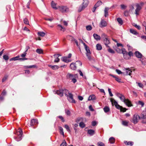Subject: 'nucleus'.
Segmentation results:
<instances>
[{
	"label": "nucleus",
	"mask_w": 146,
	"mask_h": 146,
	"mask_svg": "<svg viewBox=\"0 0 146 146\" xmlns=\"http://www.w3.org/2000/svg\"><path fill=\"white\" fill-rule=\"evenodd\" d=\"M59 129L60 130V134L62 135L63 136H64V133L63 132V129L61 127H59Z\"/></svg>",
	"instance_id": "2f4dec72"
},
{
	"label": "nucleus",
	"mask_w": 146,
	"mask_h": 146,
	"mask_svg": "<svg viewBox=\"0 0 146 146\" xmlns=\"http://www.w3.org/2000/svg\"><path fill=\"white\" fill-rule=\"evenodd\" d=\"M115 80L117 81L118 82L120 83L121 82V79L120 78H119L118 77L117 78H116Z\"/></svg>",
	"instance_id": "680f3d73"
},
{
	"label": "nucleus",
	"mask_w": 146,
	"mask_h": 146,
	"mask_svg": "<svg viewBox=\"0 0 146 146\" xmlns=\"http://www.w3.org/2000/svg\"><path fill=\"white\" fill-rule=\"evenodd\" d=\"M64 127L66 129L67 131L69 133H70L71 131L69 127L67 125H65Z\"/></svg>",
	"instance_id": "4c0bfd02"
},
{
	"label": "nucleus",
	"mask_w": 146,
	"mask_h": 146,
	"mask_svg": "<svg viewBox=\"0 0 146 146\" xmlns=\"http://www.w3.org/2000/svg\"><path fill=\"white\" fill-rule=\"evenodd\" d=\"M134 26L135 28H137V29L139 30L141 29V27L139 25H137V24H135Z\"/></svg>",
	"instance_id": "774afa93"
},
{
	"label": "nucleus",
	"mask_w": 146,
	"mask_h": 146,
	"mask_svg": "<svg viewBox=\"0 0 146 146\" xmlns=\"http://www.w3.org/2000/svg\"><path fill=\"white\" fill-rule=\"evenodd\" d=\"M116 51L118 53H121V50L119 48H117L116 50Z\"/></svg>",
	"instance_id": "0e129e2a"
},
{
	"label": "nucleus",
	"mask_w": 146,
	"mask_h": 146,
	"mask_svg": "<svg viewBox=\"0 0 146 146\" xmlns=\"http://www.w3.org/2000/svg\"><path fill=\"white\" fill-rule=\"evenodd\" d=\"M128 54L129 55V57L130 58H131V56L133 55V53L131 51H129L128 53Z\"/></svg>",
	"instance_id": "5fc2aeb1"
},
{
	"label": "nucleus",
	"mask_w": 146,
	"mask_h": 146,
	"mask_svg": "<svg viewBox=\"0 0 146 146\" xmlns=\"http://www.w3.org/2000/svg\"><path fill=\"white\" fill-rule=\"evenodd\" d=\"M60 55L59 54H55L54 55V56L55 59L54 60V62H58L59 61L60 59L58 58V57Z\"/></svg>",
	"instance_id": "2eb2a0df"
},
{
	"label": "nucleus",
	"mask_w": 146,
	"mask_h": 146,
	"mask_svg": "<svg viewBox=\"0 0 146 146\" xmlns=\"http://www.w3.org/2000/svg\"><path fill=\"white\" fill-rule=\"evenodd\" d=\"M125 69L126 70V75L131 76V72H132L131 70L129 68H125Z\"/></svg>",
	"instance_id": "f3484780"
},
{
	"label": "nucleus",
	"mask_w": 146,
	"mask_h": 146,
	"mask_svg": "<svg viewBox=\"0 0 146 146\" xmlns=\"http://www.w3.org/2000/svg\"><path fill=\"white\" fill-rule=\"evenodd\" d=\"M108 48V50L109 52L112 54H114L115 53L114 51L113 50L110 48V47Z\"/></svg>",
	"instance_id": "c03bdc74"
},
{
	"label": "nucleus",
	"mask_w": 146,
	"mask_h": 146,
	"mask_svg": "<svg viewBox=\"0 0 146 146\" xmlns=\"http://www.w3.org/2000/svg\"><path fill=\"white\" fill-rule=\"evenodd\" d=\"M116 95L119 98L122 102H123L128 106L130 107L131 106L130 101L128 99H126L123 95L119 93H116Z\"/></svg>",
	"instance_id": "f257e3e1"
},
{
	"label": "nucleus",
	"mask_w": 146,
	"mask_h": 146,
	"mask_svg": "<svg viewBox=\"0 0 146 146\" xmlns=\"http://www.w3.org/2000/svg\"><path fill=\"white\" fill-rule=\"evenodd\" d=\"M136 8L135 10V14L137 15H139V11L141 9L142 7L140 5L137 4L136 5Z\"/></svg>",
	"instance_id": "f8f14e48"
},
{
	"label": "nucleus",
	"mask_w": 146,
	"mask_h": 146,
	"mask_svg": "<svg viewBox=\"0 0 146 146\" xmlns=\"http://www.w3.org/2000/svg\"><path fill=\"white\" fill-rule=\"evenodd\" d=\"M128 122L126 121H122V124L125 126H127Z\"/></svg>",
	"instance_id": "a18cd8bd"
},
{
	"label": "nucleus",
	"mask_w": 146,
	"mask_h": 146,
	"mask_svg": "<svg viewBox=\"0 0 146 146\" xmlns=\"http://www.w3.org/2000/svg\"><path fill=\"white\" fill-rule=\"evenodd\" d=\"M62 91H63V94H64L67 96L68 95V93H69L68 92V90L65 89L62 90Z\"/></svg>",
	"instance_id": "c9c22d12"
},
{
	"label": "nucleus",
	"mask_w": 146,
	"mask_h": 146,
	"mask_svg": "<svg viewBox=\"0 0 146 146\" xmlns=\"http://www.w3.org/2000/svg\"><path fill=\"white\" fill-rule=\"evenodd\" d=\"M48 66L51 67L53 70H56L59 68L58 66L57 65L52 66L51 65H48Z\"/></svg>",
	"instance_id": "b1692460"
},
{
	"label": "nucleus",
	"mask_w": 146,
	"mask_h": 146,
	"mask_svg": "<svg viewBox=\"0 0 146 146\" xmlns=\"http://www.w3.org/2000/svg\"><path fill=\"white\" fill-rule=\"evenodd\" d=\"M70 67L73 70H75L76 68V66L75 64L74 63L71 64L70 65Z\"/></svg>",
	"instance_id": "4be33fe9"
},
{
	"label": "nucleus",
	"mask_w": 146,
	"mask_h": 146,
	"mask_svg": "<svg viewBox=\"0 0 146 146\" xmlns=\"http://www.w3.org/2000/svg\"><path fill=\"white\" fill-rule=\"evenodd\" d=\"M130 32L131 33L136 35L138 34L136 31L133 29H130Z\"/></svg>",
	"instance_id": "7c9ffc66"
},
{
	"label": "nucleus",
	"mask_w": 146,
	"mask_h": 146,
	"mask_svg": "<svg viewBox=\"0 0 146 146\" xmlns=\"http://www.w3.org/2000/svg\"><path fill=\"white\" fill-rule=\"evenodd\" d=\"M58 29L61 31H64L65 30V29L60 25H58Z\"/></svg>",
	"instance_id": "473e14b6"
},
{
	"label": "nucleus",
	"mask_w": 146,
	"mask_h": 146,
	"mask_svg": "<svg viewBox=\"0 0 146 146\" xmlns=\"http://www.w3.org/2000/svg\"><path fill=\"white\" fill-rule=\"evenodd\" d=\"M108 91L109 93V94H110V96H113V95L112 94V93H111V89H110V88H108Z\"/></svg>",
	"instance_id": "052dcab7"
},
{
	"label": "nucleus",
	"mask_w": 146,
	"mask_h": 146,
	"mask_svg": "<svg viewBox=\"0 0 146 146\" xmlns=\"http://www.w3.org/2000/svg\"><path fill=\"white\" fill-rule=\"evenodd\" d=\"M121 53H122L123 56L124 55L126 54L127 53H128L126 51L125 49L124 48H122L121 49Z\"/></svg>",
	"instance_id": "58836bf2"
},
{
	"label": "nucleus",
	"mask_w": 146,
	"mask_h": 146,
	"mask_svg": "<svg viewBox=\"0 0 146 146\" xmlns=\"http://www.w3.org/2000/svg\"><path fill=\"white\" fill-rule=\"evenodd\" d=\"M51 5V6L53 8L55 9H58V7H56V4L53 1H52Z\"/></svg>",
	"instance_id": "412c9836"
},
{
	"label": "nucleus",
	"mask_w": 146,
	"mask_h": 146,
	"mask_svg": "<svg viewBox=\"0 0 146 146\" xmlns=\"http://www.w3.org/2000/svg\"><path fill=\"white\" fill-rule=\"evenodd\" d=\"M89 3V1L88 0H83L82 5H80L78 8V11L80 12L84 10L88 6Z\"/></svg>",
	"instance_id": "7ed1b4c3"
},
{
	"label": "nucleus",
	"mask_w": 146,
	"mask_h": 146,
	"mask_svg": "<svg viewBox=\"0 0 146 146\" xmlns=\"http://www.w3.org/2000/svg\"><path fill=\"white\" fill-rule=\"evenodd\" d=\"M140 119L139 115L137 114H135L133 116V121L134 123H137Z\"/></svg>",
	"instance_id": "1a4fd4ad"
},
{
	"label": "nucleus",
	"mask_w": 146,
	"mask_h": 146,
	"mask_svg": "<svg viewBox=\"0 0 146 146\" xmlns=\"http://www.w3.org/2000/svg\"><path fill=\"white\" fill-rule=\"evenodd\" d=\"M36 52L38 53L41 54L43 53V50L42 49H37L36 50Z\"/></svg>",
	"instance_id": "a19ab883"
},
{
	"label": "nucleus",
	"mask_w": 146,
	"mask_h": 146,
	"mask_svg": "<svg viewBox=\"0 0 146 146\" xmlns=\"http://www.w3.org/2000/svg\"><path fill=\"white\" fill-rule=\"evenodd\" d=\"M125 55H124L123 56V57L125 59H128L130 58L129 57V55L128 54V53Z\"/></svg>",
	"instance_id": "3c124183"
},
{
	"label": "nucleus",
	"mask_w": 146,
	"mask_h": 146,
	"mask_svg": "<svg viewBox=\"0 0 146 146\" xmlns=\"http://www.w3.org/2000/svg\"><path fill=\"white\" fill-rule=\"evenodd\" d=\"M58 117L61 119L62 122H64L65 121L64 119L62 116H58Z\"/></svg>",
	"instance_id": "bf43d9fd"
},
{
	"label": "nucleus",
	"mask_w": 146,
	"mask_h": 146,
	"mask_svg": "<svg viewBox=\"0 0 146 146\" xmlns=\"http://www.w3.org/2000/svg\"><path fill=\"white\" fill-rule=\"evenodd\" d=\"M96 99V96L94 94L90 95L88 98V100L90 101L91 100H94Z\"/></svg>",
	"instance_id": "a211bd4d"
},
{
	"label": "nucleus",
	"mask_w": 146,
	"mask_h": 146,
	"mask_svg": "<svg viewBox=\"0 0 146 146\" xmlns=\"http://www.w3.org/2000/svg\"><path fill=\"white\" fill-rule=\"evenodd\" d=\"M65 113L66 114L68 115H70V112L69 110H65Z\"/></svg>",
	"instance_id": "6e6d98bb"
},
{
	"label": "nucleus",
	"mask_w": 146,
	"mask_h": 146,
	"mask_svg": "<svg viewBox=\"0 0 146 146\" xmlns=\"http://www.w3.org/2000/svg\"><path fill=\"white\" fill-rule=\"evenodd\" d=\"M38 123V120L36 119H32L31 121L30 125L31 126H33L34 125H36Z\"/></svg>",
	"instance_id": "4468645a"
},
{
	"label": "nucleus",
	"mask_w": 146,
	"mask_h": 146,
	"mask_svg": "<svg viewBox=\"0 0 146 146\" xmlns=\"http://www.w3.org/2000/svg\"><path fill=\"white\" fill-rule=\"evenodd\" d=\"M98 146H105L104 144L102 142H99L98 143Z\"/></svg>",
	"instance_id": "603ef678"
},
{
	"label": "nucleus",
	"mask_w": 146,
	"mask_h": 146,
	"mask_svg": "<svg viewBox=\"0 0 146 146\" xmlns=\"http://www.w3.org/2000/svg\"><path fill=\"white\" fill-rule=\"evenodd\" d=\"M45 20L50 21H52L53 20V18H45Z\"/></svg>",
	"instance_id": "4d7b16f0"
},
{
	"label": "nucleus",
	"mask_w": 146,
	"mask_h": 146,
	"mask_svg": "<svg viewBox=\"0 0 146 146\" xmlns=\"http://www.w3.org/2000/svg\"><path fill=\"white\" fill-rule=\"evenodd\" d=\"M3 57V59L6 60H8L9 58L8 56L6 55H4Z\"/></svg>",
	"instance_id": "8fccbe9b"
},
{
	"label": "nucleus",
	"mask_w": 146,
	"mask_h": 146,
	"mask_svg": "<svg viewBox=\"0 0 146 146\" xmlns=\"http://www.w3.org/2000/svg\"><path fill=\"white\" fill-rule=\"evenodd\" d=\"M117 21L119 23V24L120 25H122L123 24V21L122 19L120 18H118L117 19Z\"/></svg>",
	"instance_id": "e433bc0d"
},
{
	"label": "nucleus",
	"mask_w": 146,
	"mask_h": 146,
	"mask_svg": "<svg viewBox=\"0 0 146 146\" xmlns=\"http://www.w3.org/2000/svg\"><path fill=\"white\" fill-rule=\"evenodd\" d=\"M79 126L82 128H83L85 127V125L82 122H80L79 123Z\"/></svg>",
	"instance_id": "ea45409f"
},
{
	"label": "nucleus",
	"mask_w": 146,
	"mask_h": 146,
	"mask_svg": "<svg viewBox=\"0 0 146 146\" xmlns=\"http://www.w3.org/2000/svg\"><path fill=\"white\" fill-rule=\"evenodd\" d=\"M107 23L104 19H102L99 23V26L101 28H103L107 26Z\"/></svg>",
	"instance_id": "9d476101"
},
{
	"label": "nucleus",
	"mask_w": 146,
	"mask_h": 146,
	"mask_svg": "<svg viewBox=\"0 0 146 146\" xmlns=\"http://www.w3.org/2000/svg\"><path fill=\"white\" fill-rule=\"evenodd\" d=\"M109 141L110 143L113 144L115 142V139L114 137H111L110 138Z\"/></svg>",
	"instance_id": "bb28decb"
},
{
	"label": "nucleus",
	"mask_w": 146,
	"mask_h": 146,
	"mask_svg": "<svg viewBox=\"0 0 146 146\" xmlns=\"http://www.w3.org/2000/svg\"><path fill=\"white\" fill-rule=\"evenodd\" d=\"M88 134L91 135H92L94 134L95 131L92 129H89L88 131Z\"/></svg>",
	"instance_id": "5701e85b"
},
{
	"label": "nucleus",
	"mask_w": 146,
	"mask_h": 146,
	"mask_svg": "<svg viewBox=\"0 0 146 146\" xmlns=\"http://www.w3.org/2000/svg\"><path fill=\"white\" fill-rule=\"evenodd\" d=\"M7 76H4L2 80V82H5L7 79Z\"/></svg>",
	"instance_id": "13d9d810"
},
{
	"label": "nucleus",
	"mask_w": 146,
	"mask_h": 146,
	"mask_svg": "<svg viewBox=\"0 0 146 146\" xmlns=\"http://www.w3.org/2000/svg\"><path fill=\"white\" fill-rule=\"evenodd\" d=\"M102 4V2L101 1H98L94 7V8L96 9L97 7H99Z\"/></svg>",
	"instance_id": "393cba45"
},
{
	"label": "nucleus",
	"mask_w": 146,
	"mask_h": 146,
	"mask_svg": "<svg viewBox=\"0 0 146 146\" xmlns=\"http://www.w3.org/2000/svg\"><path fill=\"white\" fill-rule=\"evenodd\" d=\"M103 110L104 112L106 113H107L109 111H110V109L107 106H105L103 108Z\"/></svg>",
	"instance_id": "cd10ccee"
},
{
	"label": "nucleus",
	"mask_w": 146,
	"mask_h": 146,
	"mask_svg": "<svg viewBox=\"0 0 146 146\" xmlns=\"http://www.w3.org/2000/svg\"><path fill=\"white\" fill-rule=\"evenodd\" d=\"M109 9L108 7H106L104 10V16L107 17L108 15V11Z\"/></svg>",
	"instance_id": "a878e982"
},
{
	"label": "nucleus",
	"mask_w": 146,
	"mask_h": 146,
	"mask_svg": "<svg viewBox=\"0 0 146 146\" xmlns=\"http://www.w3.org/2000/svg\"><path fill=\"white\" fill-rule=\"evenodd\" d=\"M36 67V66L35 65H33L29 66H25V68H34Z\"/></svg>",
	"instance_id": "79ce46f5"
},
{
	"label": "nucleus",
	"mask_w": 146,
	"mask_h": 146,
	"mask_svg": "<svg viewBox=\"0 0 146 146\" xmlns=\"http://www.w3.org/2000/svg\"><path fill=\"white\" fill-rule=\"evenodd\" d=\"M56 93L59 95L60 96H62L63 95V91L62 89H60L59 90H57L55 92Z\"/></svg>",
	"instance_id": "dca6fc26"
},
{
	"label": "nucleus",
	"mask_w": 146,
	"mask_h": 146,
	"mask_svg": "<svg viewBox=\"0 0 146 146\" xmlns=\"http://www.w3.org/2000/svg\"><path fill=\"white\" fill-rule=\"evenodd\" d=\"M96 49L99 50H101L102 49V46L101 45L99 44H98L96 45Z\"/></svg>",
	"instance_id": "c756f323"
},
{
	"label": "nucleus",
	"mask_w": 146,
	"mask_h": 146,
	"mask_svg": "<svg viewBox=\"0 0 146 146\" xmlns=\"http://www.w3.org/2000/svg\"><path fill=\"white\" fill-rule=\"evenodd\" d=\"M125 144L127 145H130L132 146L133 144V142L131 141L127 142V141H125L124 142Z\"/></svg>",
	"instance_id": "72a5a7b5"
},
{
	"label": "nucleus",
	"mask_w": 146,
	"mask_h": 146,
	"mask_svg": "<svg viewBox=\"0 0 146 146\" xmlns=\"http://www.w3.org/2000/svg\"><path fill=\"white\" fill-rule=\"evenodd\" d=\"M38 36L43 37L45 35V34L44 32H40L38 33Z\"/></svg>",
	"instance_id": "f704fd0d"
},
{
	"label": "nucleus",
	"mask_w": 146,
	"mask_h": 146,
	"mask_svg": "<svg viewBox=\"0 0 146 146\" xmlns=\"http://www.w3.org/2000/svg\"><path fill=\"white\" fill-rule=\"evenodd\" d=\"M84 46L85 49L86 51V53H90L89 48L87 46L85 43H84Z\"/></svg>",
	"instance_id": "c85d7f7f"
},
{
	"label": "nucleus",
	"mask_w": 146,
	"mask_h": 146,
	"mask_svg": "<svg viewBox=\"0 0 146 146\" xmlns=\"http://www.w3.org/2000/svg\"><path fill=\"white\" fill-rule=\"evenodd\" d=\"M135 54L137 58H140V60L141 62L143 64H144L145 62L143 60L144 59L143 58V56L141 54L139 51H137L135 52Z\"/></svg>",
	"instance_id": "423d86ee"
},
{
	"label": "nucleus",
	"mask_w": 146,
	"mask_h": 146,
	"mask_svg": "<svg viewBox=\"0 0 146 146\" xmlns=\"http://www.w3.org/2000/svg\"><path fill=\"white\" fill-rule=\"evenodd\" d=\"M116 72L118 74H120L122 73V72L119 70L116 69Z\"/></svg>",
	"instance_id": "338daca9"
},
{
	"label": "nucleus",
	"mask_w": 146,
	"mask_h": 146,
	"mask_svg": "<svg viewBox=\"0 0 146 146\" xmlns=\"http://www.w3.org/2000/svg\"><path fill=\"white\" fill-rule=\"evenodd\" d=\"M90 53L88 52L86 53V55L88 57V59L90 60H91V57L90 56Z\"/></svg>",
	"instance_id": "37998d69"
},
{
	"label": "nucleus",
	"mask_w": 146,
	"mask_h": 146,
	"mask_svg": "<svg viewBox=\"0 0 146 146\" xmlns=\"http://www.w3.org/2000/svg\"><path fill=\"white\" fill-rule=\"evenodd\" d=\"M138 104L139 105H141L142 107H143L144 105V103L141 101H139Z\"/></svg>",
	"instance_id": "69168bd1"
},
{
	"label": "nucleus",
	"mask_w": 146,
	"mask_h": 146,
	"mask_svg": "<svg viewBox=\"0 0 146 146\" xmlns=\"http://www.w3.org/2000/svg\"><path fill=\"white\" fill-rule=\"evenodd\" d=\"M58 9L62 13L66 12L69 11V8L66 6H58Z\"/></svg>",
	"instance_id": "0eeeda50"
},
{
	"label": "nucleus",
	"mask_w": 146,
	"mask_h": 146,
	"mask_svg": "<svg viewBox=\"0 0 146 146\" xmlns=\"http://www.w3.org/2000/svg\"><path fill=\"white\" fill-rule=\"evenodd\" d=\"M23 21H24V23L25 24H27V25L29 24V21H28V20L27 19V18H25L24 19Z\"/></svg>",
	"instance_id": "09e8293b"
},
{
	"label": "nucleus",
	"mask_w": 146,
	"mask_h": 146,
	"mask_svg": "<svg viewBox=\"0 0 146 146\" xmlns=\"http://www.w3.org/2000/svg\"><path fill=\"white\" fill-rule=\"evenodd\" d=\"M66 77L67 79L72 80V81L74 83L77 81L76 79V75H73L70 73H68L66 75Z\"/></svg>",
	"instance_id": "39448f33"
},
{
	"label": "nucleus",
	"mask_w": 146,
	"mask_h": 146,
	"mask_svg": "<svg viewBox=\"0 0 146 146\" xmlns=\"http://www.w3.org/2000/svg\"><path fill=\"white\" fill-rule=\"evenodd\" d=\"M19 57V56H18L16 57L12 58L10 59V61H11V60L15 61V60H17L18 59L20 60H27V58H20L19 59H18V58Z\"/></svg>",
	"instance_id": "ddd939ff"
},
{
	"label": "nucleus",
	"mask_w": 146,
	"mask_h": 146,
	"mask_svg": "<svg viewBox=\"0 0 146 146\" xmlns=\"http://www.w3.org/2000/svg\"><path fill=\"white\" fill-rule=\"evenodd\" d=\"M66 143L65 141H64L60 145V146H66Z\"/></svg>",
	"instance_id": "49530a36"
},
{
	"label": "nucleus",
	"mask_w": 146,
	"mask_h": 146,
	"mask_svg": "<svg viewBox=\"0 0 146 146\" xmlns=\"http://www.w3.org/2000/svg\"><path fill=\"white\" fill-rule=\"evenodd\" d=\"M136 83L137 84L138 86L140 88H142L143 87V86L142 83L137 82H136Z\"/></svg>",
	"instance_id": "864d4df0"
},
{
	"label": "nucleus",
	"mask_w": 146,
	"mask_h": 146,
	"mask_svg": "<svg viewBox=\"0 0 146 146\" xmlns=\"http://www.w3.org/2000/svg\"><path fill=\"white\" fill-rule=\"evenodd\" d=\"M124 15L125 16H127L129 15V12L128 11H125L124 12Z\"/></svg>",
	"instance_id": "e2e57ef3"
},
{
	"label": "nucleus",
	"mask_w": 146,
	"mask_h": 146,
	"mask_svg": "<svg viewBox=\"0 0 146 146\" xmlns=\"http://www.w3.org/2000/svg\"><path fill=\"white\" fill-rule=\"evenodd\" d=\"M15 134L18 135V137L19 138V140H17L19 141L21 140L22 139L21 137L23 134V132L21 129L19 128Z\"/></svg>",
	"instance_id": "6e6552de"
},
{
	"label": "nucleus",
	"mask_w": 146,
	"mask_h": 146,
	"mask_svg": "<svg viewBox=\"0 0 146 146\" xmlns=\"http://www.w3.org/2000/svg\"><path fill=\"white\" fill-rule=\"evenodd\" d=\"M62 61L66 63H68L70 62V60L67 57H62Z\"/></svg>",
	"instance_id": "6ab92c4d"
},
{
	"label": "nucleus",
	"mask_w": 146,
	"mask_h": 146,
	"mask_svg": "<svg viewBox=\"0 0 146 146\" xmlns=\"http://www.w3.org/2000/svg\"><path fill=\"white\" fill-rule=\"evenodd\" d=\"M110 101L112 104H113L117 109L120 110L121 111L125 112L127 110L125 108H123L122 106L119 105L117 102L114 99L111 98Z\"/></svg>",
	"instance_id": "f03ea898"
},
{
	"label": "nucleus",
	"mask_w": 146,
	"mask_h": 146,
	"mask_svg": "<svg viewBox=\"0 0 146 146\" xmlns=\"http://www.w3.org/2000/svg\"><path fill=\"white\" fill-rule=\"evenodd\" d=\"M93 36L94 38L97 40H100V36L96 34L93 35Z\"/></svg>",
	"instance_id": "aec40b11"
},
{
	"label": "nucleus",
	"mask_w": 146,
	"mask_h": 146,
	"mask_svg": "<svg viewBox=\"0 0 146 146\" xmlns=\"http://www.w3.org/2000/svg\"><path fill=\"white\" fill-rule=\"evenodd\" d=\"M102 37L104 39V42L107 48H109L110 46L108 45L110 43L109 39L105 33H103Z\"/></svg>",
	"instance_id": "20e7f679"
},
{
	"label": "nucleus",
	"mask_w": 146,
	"mask_h": 146,
	"mask_svg": "<svg viewBox=\"0 0 146 146\" xmlns=\"http://www.w3.org/2000/svg\"><path fill=\"white\" fill-rule=\"evenodd\" d=\"M86 29L88 31H90L92 29V27L91 25H88L86 26Z\"/></svg>",
	"instance_id": "de8ad7c7"
},
{
	"label": "nucleus",
	"mask_w": 146,
	"mask_h": 146,
	"mask_svg": "<svg viewBox=\"0 0 146 146\" xmlns=\"http://www.w3.org/2000/svg\"><path fill=\"white\" fill-rule=\"evenodd\" d=\"M67 97H68V100L69 102L71 103H76L75 100L73 98V96L72 94L70 93H68V95Z\"/></svg>",
	"instance_id": "9b49d317"
}]
</instances>
